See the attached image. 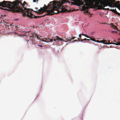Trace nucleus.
Instances as JSON below:
<instances>
[{
	"instance_id": "f8f14e48",
	"label": "nucleus",
	"mask_w": 120,
	"mask_h": 120,
	"mask_svg": "<svg viewBox=\"0 0 120 120\" xmlns=\"http://www.w3.org/2000/svg\"><path fill=\"white\" fill-rule=\"evenodd\" d=\"M111 11L113 12H114L116 14H117L120 15V13L118 12L116 10V8L115 9H111Z\"/></svg>"
},
{
	"instance_id": "a211bd4d",
	"label": "nucleus",
	"mask_w": 120,
	"mask_h": 120,
	"mask_svg": "<svg viewBox=\"0 0 120 120\" xmlns=\"http://www.w3.org/2000/svg\"><path fill=\"white\" fill-rule=\"evenodd\" d=\"M49 40H50V39H49V38H46V42H49Z\"/></svg>"
},
{
	"instance_id": "2f4dec72",
	"label": "nucleus",
	"mask_w": 120,
	"mask_h": 120,
	"mask_svg": "<svg viewBox=\"0 0 120 120\" xmlns=\"http://www.w3.org/2000/svg\"><path fill=\"white\" fill-rule=\"evenodd\" d=\"M78 40H79V41L80 40L79 39V38H78Z\"/></svg>"
},
{
	"instance_id": "dca6fc26",
	"label": "nucleus",
	"mask_w": 120,
	"mask_h": 120,
	"mask_svg": "<svg viewBox=\"0 0 120 120\" xmlns=\"http://www.w3.org/2000/svg\"><path fill=\"white\" fill-rule=\"evenodd\" d=\"M115 0H109V1L110 3H112V4H113V3L115 2Z\"/></svg>"
},
{
	"instance_id": "423d86ee",
	"label": "nucleus",
	"mask_w": 120,
	"mask_h": 120,
	"mask_svg": "<svg viewBox=\"0 0 120 120\" xmlns=\"http://www.w3.org/2000/svg\"><path fill=\"white\" fill-rule=\"evenodd\" d=\"M56 40H58V42L59 41H65L63 40L62 38H60L59 36H56L55 37H53L51 39H50L49 42H52L53 41H56Z\"/></svg>"
},
{
	"instance_id": "6ab92c4d",
	"label": "nucleus",
	"mask_w": 120,
	"mask_h": 120,
	"mask_svg": "<svg viewBox=\"0 0 120 120\" xmlns=\"http://www.w3.org/2000/svg\"><path fill=\"white\" fill-rule=\"evenodd\" d=\"M120 3L119 1H116V2L114 3L115 4H116V5H118Z\"/></svg>"
},
{
	"instance_id": "ddd939ff",
	"label": "nucleus",
	"mask_w": 120,
	"mask_h": 120,
	"mask_svg": "<svg viewBox=\"0 0 120 120\" xmlns=\"http://www.w3.org/2000/svg\"><path fill=\"white\" fill-rule=\"evenodd\" d=\"M88 37L89 38H90V40H91L92 41H96V40H95L94 38H92V37H94L93 36H92V37H90L88 36Z\"/></svg>"
},
{
	"instance_id": "473e14b6",
	"label": "nucleus",
	"mask_w": 120,
	"mask_h": 120,
	"mask_svg": "<svg viewBox=\"0 0 120 120\" xmlns=\"http://www.w3.org/2000/svg\"><path fill=\"white\" fill-rule=\"evenodd\" d=\"M16 19V20H17V19Z\"/></svg>"
},
{
	"instance_id": "4be33fe9",
	"label": "nucleus",
	"mask_w": 120,
	"mask_h": 120,
	"mask_svg": "<svg viewBox=\"0 0 120 120\" xmlns=\"http://www.w3.org/2000/svg\"><path fill=\"white\" fill-rule=\"evenodd\" d=\"M4 24L5 25V26H8V23L6 22V23H4Z\"/></svg>"
},
{
	"instance_id": "e433bc0d",
	"label": "nucleus",
	"mask_w": 120,
	"mask_h": 120,
	"mask_svg": "<svg viewBox=\"0 0 120 120\" xmlns=\"http://www.w3.org/2000/svg\"><path fill=\"white\" fill-rule=\"evenodd\" d=\"M120 40V39H119V40Z\"/></svg>"
},
{
	"instance_id": "c9c22d12",
	"label": "nucleus",
	"mask_w": 120,
	"mask_h": 120,
	"mask_svg": "<svg viewBox=\"0 0 120 120\" xmlns=\"http://www.w3.org/2000/svg\"><path fill=\"white\" fill-rule=\"evenodd\" d=\"M109 41H108V42H109Z\"/></svg>"
},
{
	"instance_id": "f257e3e1",
	"label": "nucleus",
	"mask_w": 120,
	"mask_h": 120,
	"mask_svg": "<svg viewBox=\"0 0 120 120\" xmlns=\"http://www.w3.org/2000/svg\"><path fill=\"white\" fill-rule=\"evenodd\" d=\"M61 2H59L57 4L55 0L49 2L50 4L52 3L53 7H51V9L47 10V13L45 15H52L55 14H56L60 12H65L67 10V9L63 8L62 5L64 3L67 2L71 5H76L79 6L82 5L84 2L81 0H61Z\"/></svg>"
},
{
	"instance_id": "9b49d317",
	"label": "nucleus",
	"mask_w": 120,
	"mask_h": 120,
	"mask_svg": "<svg viewBox=\"0 0 120 120\" xmlns=\"http://www.w3.org/2000/svg\"><path fill=\"white\" fill-rule=\"evenodd\" d=\"M17 3L18 4V3H19V4H20V5L19 6H23V7H24V8H25L24 6H25V5L26 4H27L26 3L25 1H24V3L22 4L21 2H17Z\"/></svg>"
},
{
	"instance_id": "6e6552de",
	"label": "nucleus",
	"mask_w": 120,
	"mask_h": 120,
	"mask_svg": "<svg viewBox=\"0 0 120 120\" xmlns=\"http://www.w3.org/2000/svg\"><path fill=\"white\" fill-rule=\"evenodd\" d=\"M49 3V5H48L47 6H46L45 7H44V8L45 9V11L47 12V10H46L48 8H49L52 7H53V5L52 4V3L51 4H50Z\"/></svg>"
},
{
	"instance_id": "39448f33",
	"label": "nucleus",
	"mask_w": 120,
	"mask_h": 120,
	"mask_svg": "<svg viewBox=\"0 0 120 120\" xmlns=\"http://www.w3.org/2000/svg\"><path fill=\"white\" fill-rule=\"evenodd\" d=\"M9 3H12L11 2L4 0L2 2H0V6L3 7H9L10 6V4Z\"/></svg>"
},
{
	"instance_id": "cd10ccee",
	"label": "nucleus",
	"mask_w": 120,
	"mask_h": 120,
	"mask_svg": "<svg viewBox=\"0 0 120 120\" xmlns=\"http://www.w3.org/2000/svg\"><path fill=\"white\" fill-rule=\"evenodd\" d=\"M87 39L85 38V39H83V40H87Z\"/></svg>"
},
{
	"instance_id": "4468645a",
	"label": "nucleus",
	"mask_w": 120,
	"mask_h": 120,
	"mask_svg": "<svg viewBox=\"0 0 120 120\" xmlns=\"http://www.w3.org/2000/svg\"><path fill=\"white\" fill-rule=\"evenodd\" d=\"M111 26L112 27H114L113 28L114 29H116L117 30V27L116 26L114 25L112 23H111Z\"/></svg>"
},
{
	"instance_id": "5701e85b",
	"label": "nucleus",
	"mask_w": 120,
	"mask_h": 120,
	"mask_svg": "<svg viewBox=\"0 0 120 120\" xmlns=\"http://www.w3.org/2000/svg\"><path fill=\"white\" fill-rule=\"evenodd\" d=\"M1 22H2V23H6V22H5V21L4 20H3V21H1Z\"/></svg>"
},
{
	"instance_id": "412c9836",
	"label": "nucleus",
	"mask_w": 120,
	"mask_h": 120,
	"mask_svg": "<svg viewBox=\"0 0 120 120\" xmlns=\"http://www.w3.org/2000/svg\"><path fill=\"white\" fill-rule=\"evenodd\" d=\"M41 41H44L45 42L46 41V38H44L42 40H41Z\"/></svg>"
},
{
	"instance_id": "bb28decb",
	"label": "nucleus",
	"mask_w": 120,
	"mask_h": 120,
	"mask_svg": "<svg viewBox=\"0 0 120 120\" xmlns=\"http://www.w3.org/2000/svg\"><path fill=\"white\" fill-rule=\"evenodd\" d=\"M38 45V46H39V47H43V46L41 45Z\"/></svg>"
},
{
	"instance_id": "a878e982",
	"label": "nucleus",
	"mask_w": 120,
	"mask_h": 120,
	"mask_svg": "<svg viewBox=\"0 0 120 120\" xmlns=\"http://www.w3.org/2000/svg\"><path fill=\"white\" fill-rule=\"evenodd\" d=\"M79 38H80V39H81V35L80 34H79Z\"/></svg>"
},
{
	"instance_id": "1a4fd4ad",
	"label": "nucleus",
	"mask_w": 120,
	"mask_h": 120,
	"mask_svg": "<svg viewBox=\"0 0 120 120\" xmlns=\"http://www.w3.org/2000/svg\"><path fill=\"white\" fill-rule=\"evenodd\" d=\"M45 11V9L43 8H41V9L37 10V12L38 13V14H41L42 13L44 12Z\"/></svg>"
},
{
	"instance_id": "aec40b11",
	"label": "nucleus",
	"mask_w": 120,
	"mask_h": 120,
	"mask_svg": "<svg viewBox=\"0 0 120 120\" xmlns=\"http://www.w3.org/2000/svg\"><path fill=\"white\" fill-rule=\"evenodd\" d=\"M81 35H82V36H85V37H86L87 38H89L88 37V36H87L86 34H80Z\"/></svg>"
},
{
	"instance_id": "7c9ffc66",
	"label": "nucleus",
	"mask_w": 120,
	"mask_h": 120,
	"mask_svg": "<svg viewBox=\"0 0 120 120\" xmlns=\"http://www.w3.org/2000/svg\"><path fill=\"white\" fill-rule=\"evenodd\" d=\"M77 40H75L74 41H78Z\"/></svg>"
},
{
	"instance_id": "c85d7f7f",
	"label": "nucleus",
	"mask_w": 120,
	"mask_h": 120,
	"mask_svg": "<svg viewBox=\"0 0 120 120\" xmlns=\"http://www.w3.org/2000/svg\"><path fill=\"white\" fill-rule=\"evenodd\" d=\"M87 39V40H88L89 41L90 40V39Z\"/></svg>"
},
{
	"instance_id": "7ed1b4c3",
	"label": "nucleus",
	"mask_w": 120,
	"mask_h": 120,
	"mask_svg": "<svg viewBox=\"0 0 120 120\" xmlns=\"http://www.w3.org/2000/svg\"><path fill=\"white\" fill-rule=\"evenodd\" d=\"M22 0H17L15 1H13L12 2H11L12 3H9L10 4V6L7 8H10V10L13 12H21L23 13L25 11L26 9H28L24 7L21 8L19 6L20 4L19 3H17L18 2H21Z\"/></svg>"
},
{
	"instance_id": "9d476101",
	"label": "nucleus",
	"mask_w": 120,
	"mask_h": 120,
	"mask_svg": "<svg viewBox=\"0 0 120 120\" xmlns=\"http://www.w3.org/2000/svg\"><path fill=\"white\" fill-rule=\"evenodd\" d=\"M96 41L99 43H103L104 44H108V43L107 42V41L105 40H102L101 41H99L98 40H96Z\"/></svg>"
},
{
	"instance_id": "72a5a7b5",
	"label": "nucleus",
	"mask_w": 120,
	"mask_h": 120,
	"mask_svg": "<svg viewBox=\"0 0 120 120\" xmlns=\"http://www.w3.org/2000/svg\"><path fill=\"white\" fill-rule=\"evenodd\" d=\"M114 41V42H116L115 41Z\"/></svg>"
},
{
	"instance_id": "f704fd0d",
	"label": "nucleus",
	"mask_w": 120,
	"mask_h": 120,
	"mask_svg": "<svg viewBox=\"0 0 120 120\" xmlns=\"http://www.w3.org/2000/svg\"><path fill=\"white\" fill-rule=\"evenodd\" d=\"M28 41H28H28H27V42H28Z\"/></svg>"
},
{
	"instance_id": "c756f323",
	"label": "nucleus",
	"mask_w": 120,
	"mask_h": 120,
	"mask_svg": "<svg viewBox=\"0 0 120 120\" xmlns=\"http://www.w3.org/2000/svg\"><path fill=\"white\" fill-rule=\"evenodd\" d=\"M81 41H83V39H81L80 40Z\"/></svg>"
},
{
	"instance_id": "2eb2a0df",
	"label": "nucleus",
	"mask_w": 120,
	"mask_h": 120,
	"mask_svg": "<svg viewBox=\"0 0 120 120\" xmlns=\"http://www.w3.org/2000/svg\"><path fill=\"white\" fill-rule=\"evenodd\" d=\"M69 39H67V41H71V40H72L73 39H75L74 37H73L71 38L70 39V38H69Z\"/></svg>"
},
{
	"instance_id": "f3484780",
	"label": "nucleus",
	"mask_w": 120,
	"mask_h": 120,
	"mask_svg": "<svg viewBox=\"0 0 120 120\" xmlns=\"http://www.w3.org/2000/svg\"><path fill=\"white\" fill-rule=\"evenodd\" d=\"M113 44L116 45H120V42H118L117 43H114Z\"/></svg>"
},
{
	"instance_id": "f03ea898",
	"label": "nucleus",
	"mask_w": 120,
	"mask_h": 120,
	"mask_svg": "<svg viewBox=\"0 0 120 120\" xmlns=\"http://www.w3.org/2000/svg\"><path fill=\"white\" fill-rule=\"evenodd\" d=\"M84 1L85 4L82 6V9L84 11V13L86 14L90 13L88 11L90 8L108 10H110L109 8H105L104 7L108 6L111 7L113 6L112 4L109 0H107L103 3H101V0H85Z\"/></svg>"
},
{
	"instance_id": "20e7f679",
	"label": "nucleus",
	"mask_w": 120,
	"mask_h": 120,
	"mask_svg": "<svg viewBox=\"0 0 120 120\" xmlns=\"http://www.w3.org/2000/svg\"><path fill=\"white\" fill-rule=\"evenodd\" d=\"M26 9L25 11L22 14V15L23 16H26L29 18L31 19L34 18L36 19L41 17H43L45 16L44 15L42 16H35L32 13L31 11H30L29 9L28 8V9Z\"/></svg>"
},
{
	"instance_id": "393cba45",
	"label": "nucleus",
	"mask_w": 120,
	"mask_h": 120,
	"mask_svg": "<svg viewBox=\"0 0 120 120\" xmlns=\"http://www.w3.org/2000/svg\"><path fill=\"white\" fill-rule=\"evenodd\" d=\"M0 8L1 9H2L4 10H7V9H4V8H1V7H0Z\"/></svg>"
},
{
	"instance_id": "0eeeda50",
	"label": "nucleus",
	"mask_w": 120,
	"mask_h": 120,
	"mask_svg": "<svg viewBox=\"0 0 120 120\" xmlns=\"http://www.w3.org/2000/svg\"><path fill=\"white\" fill-rule=\"evenodd\" d=\"M30 38H36L37 39H39L38 35L37 33H36L35 32L32 33V36H30Z\"/></svg>"
},
{
	"instance_id": "b1692460",
	"label": "nucleus",
	"mask_w": 120,
	"mask_h": 120,
	"mask_svg": "<svg viewBox=\"0 0 120 120\" xmlns=\"http://www.w3.org/2000/svg\"><path fill=\"white\" fill-rule=\"evenodd\" d=\"M117 33V32L115 31H111V33Z\"/></svg>"
}]
</instances>
